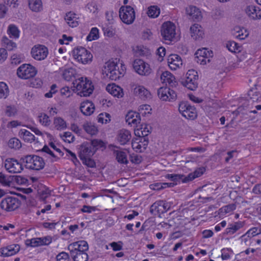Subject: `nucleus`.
Wrapping results in <instances>:
<instances>
[{
    "mask_svg": "<svg viewBox=\"0 0 261 261\" xmlns=\"http://www.w3.org/2000/svg\"><path fill=\"white\" fill-rule=\"evenodd\" d=\"M116 61H109L102 69V73L111 80L116 81L123 76L125 72V67L122 63Z\"/></svg>",
    "mask_w": 261,
    "mask_h": 261,
    "instance_id": "f257e3e1",
    "label": "nucleus"
},
{
    "mask_svg": "<svg viewBox=\"0 0 261 261\" xmlns=\"http://www.w3.org/2000/svg\"><path fill=\"white\" fill-rule=\"evenodd\" d=\"M73 85L81 96H89L94 89L91 81L86 77H81L75 80Z\"/></svg>",
    "mask_w": 261,
    "mask_h": 261,
    "instance_id": "f03ea898",
    "label": "nucleus"
},
{
    "mask_svg": "<svg viewBox=\"0 0 261 261\" xmlns=\"http://www.w3.org/2000/svg\"><path fill=\"white\" fill-rule=\"evenodd\" d=\"M28 169L39 170L43 168L45 162L43 159L38 155H28L20 160Z\"/></svg>",
    "mask_w": 261,
    "mask_h": 261,
    "instance_id": "7ed1b4c3",
    "label": "nucleus"
},
{
    "mask_svg": "<svg viewBox=\"0 0 261 261\" xmlns=\"http://www.w3.org/2000/svg\"><path fill=\"white\" fill-rule=\"evenodd\" d=\"M72 54L74 59L82 64H89L92 61V54L85 47L78 46L73 50Z\"/></svg>",
    "mask_w": 261,
    "mask_h": 261,
    "instance_id": "20e7f679",
    "label": "nucleus"
},
{
    "mask_svg": "<svg viewBox=\"0 0 261 261\" xmlns=\"http://www.w3.org/2000/svg\"><path fill=\"white\" fill-rule=\"evenodd\" d=\"M161 33L162 38L167 41V43L170 44L175 39L176 27L175 24L170 21H166L163 23Z\"/></svg>",
    "mask_w": 261,
    "mask_h": 261,
    "instance_id": "39448f33",
    "label": "nucleus"
},
{
    "mask_svg": "<svg viewBox=\"0 0 261 261\" xmlns=\"http://www.w3.org/2000/svg\"><path fill=\"white\" fill-rule=\"evenodd\" d=\"M133 67L134 70L142 76H148L152 72L149 64L140 59L133 61Z\"/></svg>",
    "mask_w": 261,
    "mask_h": 261,
    "instance_id": "423d86ee",
    "label": "nucleus"
},
{
    "mask_svg": "<svg viewBox=\"0 0 261 261\" xmlns=\"http://www.w3.org/2000/svg\"><path fill=\"white\" fill-rule=\"evenodd\" d=\"M20 200L16 197L9 196L2 200L0 207L7 212L13 211L19 207Z\"/></svg>",
    "mask_w": 261,
    "mask_h": 261,
    "instance_id": "0eeeda50",
    "label": "nucleus"
},
{
    "mask_svg": "<svg viewBox=\"0 0 261 261\" xmlns=\"http://www.w3.org/2000/svg\"><path fill=\"white\" fill-rule=\"evenodd\" d=\"M178 110L182 116L188 119L193 120L197 117L195 108L191 106L187 102H181L179 104Z\"/></svg>",
    "mask_w": 261,
    "mask_h": 261,
    "instance_id": "6e6552de",
    "label": "nucleus"
},
{
    "mask_svg": "<svg viewBox=\"0 0 261 261\" xmlns=\"http://www.w3.org/2000/svg\"><path fill=\"white\" fill-rule=\"evenodd\" d=\"M37 70L30 64H24L21 65L17 70V75L23 79H28L34 77L37 73Z\"/></svg>",
    "mask_w": 261,
    "mask_h": 261,
    "instance_id": "1a4fd4ad",
    "label": "nucleus"
},
{
    "mask_svg": "<svg viewBox=\"0 0 261 261\" xmlns=\"http://www.w3.org/2000/svg\"><path fill=\"white\" fill-rule=\"evenodd\" d=\"M119 17L126 24H131L135 18L134 9L130 6L121 7L119 10Z\"/></svg>",
    "mask_w": 261,
    "mask_h": 261,
    "instance_id": "9d476101",
    "label": "nucleus"
},
{
    "mask_svg": "<svg viewBox=\"0 0 261 261\" xmlns=\"http://www.w3.org/2000/svg\"><path fill=\"white\" fill-rule=\"evenodd\" d=\"M213 57V53L207 48H203L198 49L195 53V60L200 64L205 65L210 62L211 58Z\"/></svg>",
    "mask_w": 261,
    "mask_h": 261,
    "instance_id": "9b49d317",
    "label": "nucleus"
},
{
    "mask_svg": "<svg viewBox=\"0 0 261 261\" xmlns=\"http://www.w3.org/2000/svg\"><path fill=\"white\" fill-rule=\"evenodd\" d=\"M48 54V48L43 45L34 46L31 50L32 57L38 61L44 60Z\"/></svg>",
    "mask_w": 261,
    "mask_h": 261,
    "instance_id": "f8f14e48",
    "label": "nucleus"
},
{
    "mask_svg": "<svg viewBox=\"0 0 261 261\" xmlns=\"http://www.w3.org/2000/svg\"><path fill=\"white\" fill-rule=\"evenodd\" d=\"M5 167L10 173H18L23 170L21 163L13 158H9L5 161Z\"/></svg>",
    "mask_w": 261,
    "mask_h": 261,
    "instance_id": "ddd939ff",
    "label": "nucleus"
},
{
    "mask_svg": "<svg viewBox=\"0 0 261 261\" xmlns=\"http://www.w3.org/2000/svg\"><path fill=\"white\" fill-rule=\"evenodd\" d=\"M158 95L159 97L163 100L173 101L177 97L175 92L167 87L159 88L158 90Z\"/></svg>",
    "mask_w": 261,
    "mask_h": 261,
    "instance_id": "4468645a",
    "label": "nucleus"
},
{
    "mask_svg": "<svg viewBox=\"0 0 261 261\" xmlns=\"http://www.w3.org/2000/svg\"><path fill=\"white\" fill-rule=\"evenodd\" d=\"M68 250L73 253L76 252H86L88 250L89 246L85 241H80L70 244L68 246Z\"/></svg>",
    "mask_w": 261,
    "mask_h": 261,
    "instance_id": "2eb2a0df",
    "label": "nucleus"
},
{
    "mask_svg": "<svg viewBox=\"0 0 261 261\" xmlns=\"http://www.w3.org/2000/svg\"><path fill=\"white\" fill-rule=\"evenodd\" d=\"M148 144V138H140L133 139L132 142L133 149L136 152L144 151Z\"/></svg>",
    "mask_w": 261,
    "mask_h": 261,
    "instance_id": "dca6fc26",
    "label": "nucleus"
},
{
    "mask_svg": "<svg viewBox=\"0 0 261 261\" xmlns=\"http://www.w3.org/2000/svg\"><path fill=\"white\" fill-rule=\"evenodd\" d=\"M260 97V94L256 90H250L247 94V100L244 103L243 105L241 106L238 107L237 109V112L238 113H242L243 110L245 109V108H247L248 106V102H250L251 101L254 102L257 101Z\"/></svg>",
    "mask_w": 261,
    "mask_h": 261,
    "instance_id": "f3484780",
    "label": "nucleus"
},
{
    "mask_svg": "<svg viewBox=\"0 0 261 261\" xmlns=\"http://www.w3.org/2000/svg\"><path fill=\"white\" fill-rule=\"evenodd\" d=\"M167 62L169 68L173 70L180 68L182 65L180 57L175 54L170 55L168 58Z\"/></svg>",
    "mask_w": 261,
    "mask_h": 261,
    "instance_id": "a211bd4d",
    "label": "nucleus"
},
{
    "mask_svg": "<svg viewBox=\"0 0 261 261\" xmlns=\"http://www.w3.org/2000/svg\"><path fill=\"white\" fill-rule=\"evenodd\" d=\"M94 150H93L91 145L89 143H83L81 145L79 152V156L80 159L85 158L91 157L94 154Z\"/></svg>",
    "mask_w": 261,
    "mask_h": 261,
    "instance_id": "6ab92c4d",
    "label": "nucleus"
},
{
    "mask_svg": "<svg viewBox=\"0 0 261 261\" xmlns=\"http://www.w3.org/2000/svg\"><path fill=\"white\" fill-rule=\"evenodd\" d=\"M125 120L128 125L137 127L138 124L140 123L141 121L140 113L129 111L125 116Z\"/></svg>",
    "mask_w": 261,
    "mask_h": 261,
    "instance_id": "aec40b11",
    "label": "nucleus"
},
{
    "mask_svg": "<svg viewBox=\"0 0 261 261\" xmlns=\"http://www.w3.org/2000/svg\"><path fill=\"white\" fill-rule=\"evenodd\" d=\"M20 250V246L18 244H12L5 248L0 249V253L4 256H10L15 255Z\"/></svg>",
    "mask_w": 261,
    "mask_h": 261,
    "instance_id": "412c9836",
    "label": "nucleus"
},
{
    "mask_svg": "<svg viewBox=\"0 0 261 261\" xmlns=\"http://www.w3.org/2000/svg\"><path fill=\"white\" fill-rule=\"evenodd\" d=\"M134 93L136 95L144 100L150 99L151 97L150 92L141 85H136L134 88Z\"/></svg>",
    "mask_w": 261,
    "mask_h": 261,
    "instance_id": "4be33fe9",
    "label": "nucleus"
},
{
    "mask_svg": "<svg viewBox=\"0 0 261 261\" xmlns=\"http://www.w3.org/2000/svg\"><path fill=\"white\" fill-rule=\"evenodd\" d=\"M131 137V134L129 131L122 129L118 132L116 139L121 145H125L129 141Z\"/></svg>",
    "mask_w": 261,
    "mask_h": 261,
    "instance_id": "5701e85b",
    "label": "nucleus"
},
{
    "mask_svg": "<svg viewBox=\"0 0 261 261\" xmlns=\"http://www.w3.org/2000/svg\"><path fill=\"white\" fill-rule=\"evenodd\" d=\"M186 13L189 16V19L195 21H199L202 18L201 13L199 9L193 6L187 8Z\"/></svg>",
    "mask_w": 261,
    "mask_h": 261,
    "instance_id": "b1692460",
    "label": "nucleus"
},
{
    "mask_svg": "<svg viewBox=\"0 0 261 261\" xmlns=\"http://www.w3.org/2000/svg\"><path fill=\"white\" fill-rule=\"evenodd\" d=\"M247 15L253 19L261 18V9L257 6L249 5L246 9Z\"/></svg>",
    "mask_w": 261,
    "mask_h": 261,
    "instance_id": "393cba45",
    "label": "nucleus"
},
{
    "mask_svg": "<svg viewBox=\"0 0 261 261\" xmlns=\"http://www.w3.org/2000/svg\"><path fill=\"white\" fill-rule=\"evenodd\" d=\"M106 90L111 95L118 98L122 97L124 94L123 89L115 84L108 85Z\"/></svg>",
    "mask_w": 261,
    "mask_h": 261,
    "instance_id": "a878e982",
    "label": "nucleus"
},
{
    "mask_svg": "<svg viewBox=\"0 0 261 261\" xmlns=\"http://www.w3.org/2000/svg\"><path fill=\"white\" fill-rule=\"evenodd\" d=\"M80 109L84 115L90 116L94 112L95 106L91 101L87 100L81 103Z\"/></svg>",
    "mask_w": 261,
    "mask_h": 261,
    "instance_id": "bb28decb",
    "label": "nucleus"
},
{
    "mask_svg": "<svg viewBox=\"0 0 261 261\" xmlns=\"http://www.w3.org/2000/svg\"><path fill=\"white\" fill-rule=\"evenodd\" d=\"M191 37L196 40L202 38L204 34L202 27L198 24H194L190 28Z\"/></svg>",
    "mask_w": 261,
    "mask_h": 261,
    "instance_id": "cd10ccee",
    "label": "nucleus"
},
{
    "mask_svg": "<svg viewBox=\"0 0 261 261\" xmlns=\"http://www.w3.org/2000/svg\"><path fill=\"white\" fill-rule=\"evenodd\" d=\"M162 82L166 85L168 84L170 86L173 87L176 84L174 76L169 71H165L161 75Z\"/></svg>",
    "mask_w": 261,
    "mask_h": 261,
    "instance_id": "c85d7f7f",
    "label": "nucleus"
},
{
    "mask_svg": "<svg viewBox=\"0 0 261 261\" xmlns=\"http://www.w3.org/2000/svg\"><path fill=\"white\" fill-rule=\"evenodd\" d=\"M79 18L77 15L73 12H69L66 14L65 20L67 24L72 28L76 27L79 24Z\"/></svg>",
    "mask_w": 261,
    "mask_h": 261,
    "instance_id": "c756f323",
    "label": "nucleus"
},
{
    "mask_svg": "<svg viewBox=\"0 0 261 261\" xmlns=\"http://www.w3.org/2000/svg\"><path fill=\"white\" fill-rule=\"evenodd\" d=\"M18 135L24 141L28 143H32L35 140V136L25 129H21Z\"/></svg>",
    "mask_w": 261,
    "mask_h": 261,
    "instance_id": "7c9ffc66",
    "label": "nucleus"
},
{
    "mask_svg": "<svg viewBox=\"0 0 261 261\" xmlns=\"http://www.w3.org/2000/svg\"><path fill=\"white\" fill-rule=\"evenodd\" d=\"M162 203L163 200L156 201L153 203L150 206V213L154 216H160L161 214H162L163 211Z\"/></svg>",
    "mask_w": 261,
    "mask_h": 261,
    "instance_id": "2f4dec72",
    "label": "nucleus"
},
{
    "mask_svg": "<svg viewBox=\"0 0 261 261\" xmlns=\"http://www.w3.org/2000/svg\"><path fill=\"white\" fill-rule=\"evenodd\" d=\"M244 224L242 222H237L234 223L230 224L225 229L224 234L227 235H231L237 231L242 228Z\"/></svg>",
    "mask_w": 261,
    "mask_h": 261,
    "instance_id": "473e14b6",
    "label": "nucleus"
},
{
    "mask_svg": "<svg viewBox=\"0 0 261 261\" xmlns=\"http://www.w3.org/2000/svg\"><path fill=\"white\" fill-rule=\"evenodd\" d=\"M114 154L116 156V159L117 162L122 164H127L128 161L127 158V154L126 152L121 150H115Z\"/></svg>",
    "mask_w": 261,
    "mask_h": 261,
    "instance_id": "72a5a7b5",
    "label": "nucleus"
},
{
    "mask_svg": "<svg viewBox=\"0 0 261 261\" xmlns=\"http://www.w3.org/2000/svg\"><path fill=\"white\" fill-rule=\"evenodd\" d=\"M29 8L33 12H40L43 9L41 0H28Z\"/></svg>",
    "mask_w": 261,
    "mask_h": 261,
    "instance_id": "f704fd0d",
    "label": "nucleus"
},
{
    "mask_svg": "<svg viewBox=\"0 0 261 261\" xmlns=\"http://www.w3.org/2000/svg\"><path fill=\"white\" fill-rule=\"evenodd\" d=\"M150 126L149 125H145L144 127L142 126L140 128L135 129L134 133L135 135L138 137V138H147V136L150 133Z\"/></svg>",
    "mask_w": 261,
    "mask_h": 261,
    "instance_id": "c9c22d12",
    "label": "nucleus"
},
{
    "mask_svg": "<svg viewBox=\"0 0 261 261\" xmlns=\"http://www.w3.org/2000/svg\"><path fill=\"white\" fill-rule=\"evenodd\" d=\"M54 127L59 130L65 129L67 127L66 121L60 117H56L54 119Z\"/></svg>",
    "mask_w": 261,
    "mask_h": 261,
    "instance_id": "e433bc0d",
    "label": "nucleus"
},
{
    "mask_svg": "<svg viewBox=\"0 0 261 261\" xmlns=\"http://www.w3.org/2000/svg\"><path fill=\"white\" fill-rule=\"evenodd\" d=\"M83 127L85 132L91 136L96 135L98 132L96 126L91 122L84 123Z\"/></svg>",
    "mask_w": 261,
    "mask_h": 261,
    "instance_id": "4c0bfd02",
    "label": "nucleus"
},
{
    "mask_svg": "<svg viewBox=\"0 0 261 261\" xmlns=\"http://www.w3.org/2000/svg\"><path fill=\"white\" fill-rule=\"evenodd\" d=\"M234 32L233 33L236 38L240 39L243 40L248 36L247 31L240 27H236L234 29Z\"/></svg>",
    "mask_w": 261,
    "mask_h": 261,
    "instance_id": "58836bf2",
    "label": "nucleus"
},
{
    "mask_svg": "<svg viewBox=\"0 0 261 261\" xmlns=\"http://www.w3.org/2000/svg\"><path fill=\"white\" fill-rule=\"evenodd\" d=\"M70 256L73 261H87L88 255L87 252H76L73 253L70 252Z\"/></svg>",
    "mask_w": 261,
    "mask_h": 261,
    "instance_id": "ea45409f",
    "label": "nucleus"
},
{
    "mask_svg": "<svg viewBox=\"0 0 261 261\" xmlns=\"http://www.w3.org/2000/svg\"><path fill=\"white\" fill-rule=\"evenodd\" d=\"M38 121L44 126H48L51 123L49 117L44 113H40L38 116Z\"/></svg>",
    "mask_w": 261,
    "mask_h": 261,
    "instance_id": "a19ab883",
    "label": "nucleus"
},
{
    "mask_svg": "<svg viewBox=\"0 0 261 261\" xmlns=\"http://www.w3.org/2000/svg\"><path fill=\"white\" fill-rule=\"evenodd\" d=\"M197 80L198 79H192L190 80L186 79L185 81L182 82V84L188 89L191 90H195L197 88L198 86Z\"/></svg>",
    "mask_w": 261,
    "mask_h": 261,
    "instance_id": "79ce46f5",
    "label": "nucleus"
},
{
    "mask_svg": "<svg viewBox=\"0 0 261 261\" xmlns=\"http://www.w3.org/2000/svg\"><path fill=\"white\" fill-rule=\"evenodd\" d=\"M75 72V70L73 68H67L63 72L62 76L65 80L70 81L72 80V78L74 77Z\"/></svg>",
    "mask_w": 261,
    "mask_h": 261,
    "instance_id": "37998d69",
    "label": "nucleus"
},
{
    "mask_svg": "<svg viewBox=\"0 0 261 261\" xmlns=\"http://www.w3.org/2000/svg\"><path fill=\"white\" fill-rule=\"evenodd\" d=\"M147 13L149 17L156 18L160 13V9L156 6H151L148 7Z\"/></svg>",
    "mask_w": 261,
    "mask_h": 261,
    "instance_id": "c03bdc74",
    "label": "nucleus"
},
{
    "mask_svg": "<svg viewBox=\"0 0 261 261\" xmlns=\"http://www.w3.org/2000/svg\"><path fill=\"white\" fill-rule=\"evenodd\" d=\"M9 94V90L7 85L3 82H0V98H6Z\"/></svg>",
    "mask_w": 261,
    "mask_h": 261,
    "instance_id": "a18cd8bd",
    "label": "nucleus"
},
{
    "mask_svg": "<svg viewBox=\"0 0 261 261\" xmlns=\"http://www.w3.org/2000/svg\"><path fill=\"white\" fill-rule=\"evenodd\" d=\"M8 33L11 38H18L19 36V31L18 28L14 24H10L8 29Z\"/></svg>",
    "mask_w": 261,
    "mask_h": 261,
    "instance_id": "49530a36",
    "label": "nucleus"
},
{
    "mask_svg": "<svg viewBox=\"0 0 261 261\" xmlns=\"http://www.w3.org/2000/svg\"><path fill=\"white\" fill-rule=\"evenodd\" d=\"M226 47L232 53L240 52L241 49V47L239 46L238 43L232 41L227 42L226 43Z\"/></svg>",
    "mask_w": 261,
    "mask_h": 261,
    "instance_id": "de8ad7c7",
    "label": "nucleus"
},
{
    "mask_svg": "<svg viewBox=\"0 0 261 261\" xmlns=\"http://www.w3.org/2000/svg\"><path fill=\"white\" fill-rule=\"evenodd\" d=\"M8 146L12 149H18L21 147V143L17 138H13L9 140Z\"/></svg>",
    "mask_w": 261,
    "mask_h": 261,
    "instance_id": "09e8293b",
    "label": "nucleus"
},
{
    "mask_svg": "<svg viewBox=\"0 0 261 261\" xmlns=\"http://www.w3.org/2000/svg\"><path fill=\"white\" fill-rule=\"evenodd\" d=\"M91 145L93 150H94V152L99 148L104 147L105 146V143L101 140L93 139L91 140V143L89 144Z\"/></svg>",
    "mask_w": 261,
    "mask_h": 261,
    "instance_id": "8fccbe9b",
    "label": "nucleus"
},
{
    "mask_svg": "<svg viewBox=\"0 0 261 261\" xmlns=\"http://www.w3.org/2000/svg\"><path fill=\"white\" fill-rule=\"evenodd\" d=\"M99 37V31L97 28H93L89 35L87 36L86 40L88 41L96 40Z\"/></svg>",
    "mask_w": 261,
    "mask_h": 261,
    "instance_id": "3c124183",
    "label": "nucleus"
},
{
    "mask_svg": "<svg viewBox=\"0 0 261 261\" xmlns=\"http://www.w3.org/2000/svg\"><path fill=\"white\" fill-rule=\"evenodd\" d=\"M42 151L49 154L51 158V161L53 162L56 161L61 157L59 156V155L56 152H54L53 151L51 150L50 148L47 146H44L43 147V148L42 149Z\"/></svg>",
    "mask_w": 261,
    "mask_h": 261,
    "instance_id": "603ef678",
    "label": "nucleus"
},
{
    "mask_svg": "<svg viewBox=\"0 0 261 261\" xmlns=\"http://www.w3.org/2000/svg\"><path fill=\"white\" fill-rule=\"evenodd\" d=\"M42 151L49 154L51 158V161L53 162L56 161L61 157L59 156V155L56 152H54L53 151L51 150L50 148L47 146H44L43 147V148L42 149Z\"/></svg>",
    "mask_w": 261,
    "mask_h": 261,
    "instance_id": "864d4df0",
    "label": "nucleus"
},
{
    "mask_svg": "<svg viewBox=\"0 0 261 261\" xmlns=\"http://www.w3.org/2000/svg\"><path fill=\"white\" fill-rule=\"evenodd\" d=\"M42 151L49 154L51 158V161L53 162L56 161L61 157L59 156V155L56 152H54L53 151L51 150L50 148L47 146H44L43 147V148L42 149Z\"/></svg>",
    "mask_w": 261,
    "mask_h": 261,
    "instance_id": "5fc2aeb1",
    "label": "nucleus"
},
{
    "mask_svg": "<svg viewBox=\"0 0 261 261\" xmlns=\"http://www.w3.org/2000/svg\"><path fill=\"white\" fill-rule=\"evenodd\" d=\"M42 151L49 154L51 158V161L53 162L56 161L61 157L59 156V155L56 152H54L53 151L51 150L50 148L47 146H44L43 147V148L42 149Z\"/></svg>",
    "mask_w": 261,
    "mask_h": 261,
    "instance_id": "6e6d98bb",
    "label": "nucleus"
},
{
    "mask_svg": "<svg viewBox=\"0 0 261 261\" xmlns=\"http://www.w3.org/2000/svg\"><path fill=\"white\" fill-rule=\"evenodd\" d=\"M25 244L27 246H30L31 247H38L39 246H42L39 238L28 239L25 241Z\"/></svg>",
    "mask_w": 261,
    "mask_h": 261,
    "instance_id": "4d7b16f0",
    "label": "nucleus"
},
{
    "mask_svg": "<svg viewBox=\"0 0 261 261\" xmlns=\"http://www.w3.org/2000/svg\"><path fill=\"white\" fill-rule=\"evenodd\" d=\"M111 116L109 114L105 113H100L97 117L98 122L101 123H107L110 121Z\"/></svg>",
    "mask_w": 261,
    "mask_h": 261,
    "instance_id": "13d9d810",
    "label": "nucleus"
},
{
    "mask_svg": "<svg viewBox=\"0 0 261 261\" xmlns=\"http://www.w3.org/2000/svg\"><path fill=\"white\" fill-rule=\"evenodd\" d=\"M3 42L6 45V47L9 50H12L14 48L16 47V43L6 37H3Z\"/></svg>",
    "mask_w": 261,
    "mask_h": 261,
    "instance_id": "bf43d9fd",
    "label": "nucleus"
},
{
    "mask_svg": "<svg viewBox=\"0 0 261 261\" xmlns=\"http://www.w3.org/2000/svg\"><path fill=\"white\" fill-rule=\"evenodd\" d=\"M261 233V228L253 227L248 230L246 234L248 236V237L251 238L254 236Z\"/></svg>",
    "mask_w": 261,
    "mask_h": 261,
    "instance_id": "052dcab7",
    "label": "nucleus"
},
{
    "mask_svg": "<svg viewBox=\"0 0 261 261\" xmlns=\"http://www.w3.org/2000/svg\"><path fill=\"white\" fill-rule=\"evenodd\" d=\"M11 64L17 65L21 63L23 60V58L20 55L14 54L11 56Z\"/></svg>",
    "mask_w": 261,
    "mask_h": 261,
    "instance_id": "680f3d73",
    "label": "nucleus"
},
{
    "mask_svg": "<svg viewBox=\"0 0 261 261\" xmlns=\"http://www.w3.org/2000/svg\"><path fill=\"white\" fill-rule=\"evenodd\" d=\"M41 246H48L53 241V238L51 236H47L39 238Z\"/></svg>",
    "mask_w": 261,
    "mask_h": 261,
    "instance_id": "e2e57ef3",
    "label": "nucleus"
},
{
    "mask_svg": "<svg viewBox=\"0 0 261 261\" xmlns=\"http://www.w3.org/2000/svg\"><path fill=\"white\" fill-rule=\"evenodd\" d=\"M165 177L171 181H173V182L175 183V182L181 180V178L184 177V175L177 174H168L165 176Z\"/></svg>",
    "mask_w": 261,
    "mask_h": 261,
    "instance_id": "0e129e2a",
    "label": "nucleus"
},
{
    "mask_svg": "<svg viewBox=\"0 0 261 261\" xmlns=\"http://www.w3.org/2000/svg\"><path fill=\"white\" fill-rule=\"evenodd\" d=\"M56 258L57 261H69L70 260L69 255L64 251L59 253L57 255Z\"/></svg>",
    "mask_w": 261,
    "mask_h": 261,
    "instance_id": "69168bd1",
    "label": "nucleus"
},
{
    "mask_svg": "<svg viewBox=\"0 0 261 261\" xmlns=\"http://www.w3.org/2000/svg\"><path fill=\"white\" fill-rule=\"evenodd\" d=\"M83 164L86 165L88 167L93 168L95 166V163L91 159V157L85 158L84 159H81Z\"/></svg>",
    "mask_w": 261,
    "mask_h": 261,
    "instance_id": "338daca9",
    "label": "nucleus"
},
{
    "mask_svg": "<svg viewBox=\"0 0 261 261\" xmlns=\"http://www.w3.org/2000/svg\"><path fill=\"white\" fill-rule=\"evenodd\" d=\"M104 35L109 37H112L115 34V30L112 27H105L103 28Z\"/></svg>",
    "mask_w": 261,
    "mask_h": 261,
    "instance_id": "774afa93",
    "label": "nucleus"
}]
</instances>
